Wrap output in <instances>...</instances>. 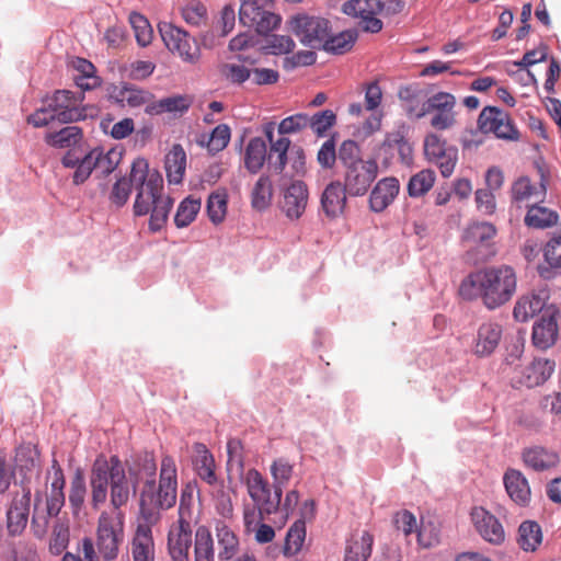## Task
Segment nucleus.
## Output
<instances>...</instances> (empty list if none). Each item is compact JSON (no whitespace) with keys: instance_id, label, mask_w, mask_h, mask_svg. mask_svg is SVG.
<instances>
[{"instance_id":"nucleus-1","label":"nucleus","mask_w":561,"mask_h":561,"mask_svg":"<svg viewBox=\"0 0 561 561\" xmlns=\"http://www.w3.org/2000/svg\"><path fill=\"white\" fill-rule=\"evenodd\" d=\"M516 274L508 265L490 266L470 273L459 286V294L466 300L481 299L489 310H495L508 302L516 291Z\"/></svg>"},{"instance_id":"nucleus-2","label":"nucleus","mask_w":561,"mask_h":561,"mask_svg":"<svg viewBox=\"0 0 561 561\" xmlns=\"http://www.w3.org/2000/svg\"><path fill=\"white\" fill-rule=\"evenodd\" d=\"M91 505L99 508L104 504L110 488L111 504L115 510L125 506L130 497V486L121 459L113 455L110 459L100 455L94 460L90 476Z\"/></svg>"},{"instance_id":"nucleus-3","label":"nucleus","mask_w":561,"mask_h":561,"mask_svg":"<svg viewBox=\"0 0 561 561\" xmlns=\"http://www.w3.org/2000/svg\"><path fill=\"white\" fill-rule=\"evenodd\" d=\"M178 470L173 457L165 455L161 460L159 483L144 481L139 493V510L145 523L157 524L161 511L171 508L176 502Z\"/></svg>"},{"instance_id":"nucleus-4","label":"nucleus","mask_w":561,"mask_h":561,"mask_svg":"<svg viewBox=\"0 0 561 561\" xmlns=\"http://www.w3.org/2000/svg\"><path fill=\"white\" fill-rule=\"evenodd\" d=\"M294 471L293 465L285 458H278L271 465V474L273 477V491L268 482L262 474L251 469L248 472V491L251 499L257 504L261 519L265 516L278 512L283 488L291 479Z\"/></svg>"},{"instance_id":"nucleus-5","label":"nucleus","mask_w":561,"mask_h":561,"mask_svg":"<svg viewBox=\"0 0 561 561\" xmlns=\"http://www.w3.org/2000/svg\"><path fill=\"white\" fill-rule=\"evenodd\" d=\"M339 161L344 169L342 183L350 196H364L378 176L379 167L375 159L364 160L359 145L352 139L344 140L339 148Z\"/></svg>"},{"instance_id":"nucleus-6","label":"nucleus","mask_w":561,"mask_h":561,"mask_svg":"<svg viewBox=\"0 0 561 561\" xmlns=\"http://www.w3.org/2000/svg\"><path fill=\"white\" fill-rule=\"evenodd\" d=\"M130 181L136 191L133 206L134 215L146 216L151 206L163 196V179L157 170H150L145 158H137L130 168Z\"/></svg>"},{"instance_id":"nucleus-7","label":"nucleus","mask_w":561,"mask_h":561,"mask_svg":"<svg viewBox=\"0 0 561 561\" xmlns=\"http://www.w3.org/2000/svg\"><path fill=\"white\" fill-rule=\"evenodd\" d=\"M124 522L122 513L112 516L103 512L98 520L96 547L105 561L117 558L119 546L124 542Z\"/></svg>"},{"instance_id":"nucleus-8","label":"nucleus","mask_w":561,"mask_h":561,"mask_svg":"<svg viewBox=\"0 0 561 561\" xmlns=\"http://www.w3.org/2000/svg\"><path fill=\"white\" fill-rule=\"evenodd\" d=\"M272 0H243L239 10V21L254 27L257 34L267 35L280 23V16L271 11Z\"/></svg>"},{"instance_id":"nucleus-9","label":"nucleus","mask_w":561,"mask_h":561,"mask_svg":"<svg viewBox=\"0 0 561 561\" xmlns=\"http://www.w3.org/2000/svg\"><path fill=\"white\" fill-rule=\"evenodd\" d=\"M289 24L301 44L313 49H321L331 32L330 22L320 16L298 14L291 18Z\"/></svg>"},{"instance_id":"nucleus-10","label":"nucleus","mask_w":561,"mask_h":561,"mask_svg":"<svg viewBox=\"0 0 561 561\" xmlns=\"http://www.w3.org/2000/svg\"><path fill=\"white\" fill-rule=\"evenodd\" d=\"M83 100V92L56 90L45 102H48L50 110L55 112L57 122L69 124L88 117L87 107L82 105Z\"/></svg>"},{"instance_id":"nucleus-11","label":"nucleus","mask_w":561,"mask_h":561,"mask_svg":"<svg viewBox=\"0 0 561 561\" xmlns=\"http://www.w3.org/2000/svg\"><path fill=\"white\" fill-rule=\"evenodd\" d=\"M456 98L448 92H437L424 102L417 118L432 114L431 126L436 130H446L456 124Z\"/></svg>"},{"instance_id":"nucleus-12","label":"nucleus","mask_w":561,"mask_h":561,"mask_svg":"<svg viewBox=\"0 0 561 561\" xmlns=\"http://www.w3.org/2000/svg\"><path fill=\"white\" fill-rule=\"evenodd\" d=\"M159 32L170 51L178 53L186 62L195 64L199 60V46L186 31L171 23H162L159 25Z\"/></svg>"},{"instance_id":"nucleus-13","label":"nucleus","mask_w":561,"mask_h":561,"mask_svg":"<svg viewBox=\"0 0 561 561\" xmlns=\"http://www.w3.org/2000/svg\"><path fill=\"white\" fill-rule=\"evenodd\" d=\"M424 154L428 162L438 167L444 178H449L458 161V149L448 146L446 140L436 134H428L424 139Z\"/></svg>"},{"instance_id":"nucleus-14","label":"nucleus","mask_w":561,"mask_h":561,"mask_svg":"<svg viewBox=\"0 0 561 561\" xmlns=\"http://www.w3.org/2000/svg\"><path fill=\"white\" fill-rule=\"evenodd\" d=\"M561 311L554 305H549L533 325L531 341L536 348L548 350L559 337V320Z\"/></svg>"},{"instance_id":"nucleus-15","label":"nucleus","mask_w":561,"mask_h":561,"mask_svg":"<svg viewBox=\"0 0 561 561\" xmlns=\"http://www.w3.org/2000/svg\"><path fill=\"white\" fill-rule=\"evenodd\" d=\"M31 486L23 485L22 494H16L7 512V527L12 536L20 535L27 525L31 506Z\"/></svg>"},{"instance_id":"nucleus-16","label":"nucleus","mask_w":561,"mask_h":561,"mask_svg":"<svg viewBox=\"0 0 561 561\" xmlns=\"http://www.w3.org/2000/svg\"><path fill=\"white\" fill-rule=\"evenodd\" d=\"M15 466L22 476L21 488L23 489V485L30 486L31 480L39 476V451L36 446L23 444L18 447L15 451Z\"/></svg>"},{"instance_id":"nucleus-17","label":"nucleus","mask_w":561,"mask_h":561,"mask_svg":"<svg viewBox=\"0 0 561 561\" xmlns=\"http://www.w3.org/2000/svg\"><path fill=\"white\" fill-rule=\"evenodd\" d=\"M472 520L479 534L486 541L500 545L505 539V533L499 519L483 507H476L471 513Z\"/></svg>"},{"instance_id":"nucleus-18","label":"nucleus","mask_w":561,"mask_h":561,"mask_svg":"<svg viewBox=\"0 0 561 561\" xmlns=\"http://www.w3.org/2000/svg\"><path fill=\"white\" fill-rule=\"evenodd\" d=\"M307 201V185L297 180L285 190L280 208L289 219H298L306 209Z\"/></svg>"},{"instance_id":"nucleus-19","label":"nucleus","mask_w":561,"mask_h":561,"mask_svg":"<svg viewBox=\"0 0 561 561\" xmlns=\"http://www.w3.org/2000/svg\"><path fill=\"white\" fill-rule=\"evenodd\" d=\"M400 190L398 179L390 176L381 179L370 192L369 207L375 213L383 211L397 197Z\"/></svg>"},{"instance_id":"nucleus-20","label":"nucleus","mask_w":561,"mask_h":561,"mask_svg":"<svg viewBox=\"0 0 561 561\" xmlns=\"http://www.w3.org/2000/svg\"><path fill=\"white\" fill-rule=\"evenodd\" d=\"M347 191L340 181H333L327 185L321 195V207L329 218L341 216L345 209Z\"/></svg>"},{"instance_id":"nucleus-21","label":"nucleus","mask_w":561,"mask_h":561,"mask_svg":"<svg viewBox=\"0 0 561 561\" xmlns=\"http://www.w3.org/2000/svg\"><path fill=\"white\" fill-rule=\"evenodd\" d=\"M522 459L528 468L542 472L556 468L560 462L556 450L542 446H531L523 449Z\"/></svg>"},{"instance_id":"nucleus-22","label":"nucleus","mask_w":561,"mask_h":561,"mask_svg":"<svg viewBox=\"0 0 561 561\" xmlns=\"http://www.w3.org/2000/svg\"><path fill=\"white\" fill-rule=\"evenodd\" d=\"M556 363L547 358H535L526 366L519 377V383L534 388L545 383L554 371Z\"/></svg>"},{"instance_id":"nucleus-23","label":"nucleus","mask_w":561,"mask_h":561,"mask_svg":"<svg viewBox=\"0 0 561 561\" xmlns=\"http://www.w3.org/2000/svg\"><path fill=\"white\" fill-rule=\"evenodd\" d=\"M502 339V327L496 322H484L477 331L473 352L480 357L491 355Z\"/></svg>"},{"instance_id":"nucleus-24","label":"nucleus","mask_w":561,"mask_h":561,"mask_svg":"<svg viewBox=\"0 0 561 561\" xmlns=\"http://www.w3.org/2000/svg\"><path fill=\"white\" fill-rule=\"evenodd\" d=\"M505 490L516 504L526 506L530 501V486L526 477L517 469H507L503 477Z\"/></svg>"},{"instance_id":"nucleus-25","label":"nucleus","mask_w":561,"mask_h":561,"mask_svg":"<svg viewBox=\"0 0 561 561\" xmlns=\"http://www.w3.org/2000/svg\"><path fill=\"white\" fill-rule=\"evenodd\" d=\"M373 545L374 537L369 531L353 534L346 540L344 561H367L371 554Z\"/></svg>"},{"instance_id":"nucleus-26","label":"nucleus","mask_w":561,"mask_h":561,"mask_svg":"<svg viewBox=\"0 0 561 561\" xmlns=\"http://www.w3.org/2000/svg\"><path fill=\"white\" fill-rule=\"evenodd\" d=\"M192 547V530L190 527L180 525L171 530L168 536L169 554L173 561H188V551Z\"/></svg>"},{"instance_id":"nucleus-27","label":"nucleus","mask_w":561,"mask_h":561,"mask_svg":"<svg viewBox=\"0 0 561 561\" xmlns=\"http://www.w3.org/2000/svg\"><path fill=\"white\" fill-rule=\"evenodd\" d=\"M547 293L541 291L539 294H530L522 296L513 310V316L515 320L519 322H526L530 318H533L538 312H543L548 307L546 305Z\"/></svg>"},{"instance_id":"nucleus-28","label":"nucleus","mask_w":561,"mask_h":561,"mask_svg":"<svg viewBox=\"0 0 561 561\" xmlns=\"http://www.w3.org/2000/svg\"><path fill=\"white\" fill-rule=\"evenodd\" d=\"M130 479L133 481V493L136 492L137 484L145 479V481L156 480L157 463L151 453H144L139 455L134 465L128 468Z\"/></svg>"},{"instance_id":"nucleus-29","label":"nucleus","mask_w":561,"mask_h":561,"mask_svg":"<svg viewBox=\"0 0 561 561\" xmlns=\"http://www.w3.org/2000/svg\"><path fill=\"white\" fill-rule=\"evenodd\" d=\"M151 525H139L133 541L134 561H153L154 547L151 536Z\"/></svg>"},{"instance_id":"nucleus-30","label":"nucleus","mask_w":561,"mask_h":561,"mask_svg":"<svg viewBox=\"0 0 561 561\" xmlns=\"http://www.w3.org/2000/svg\"><path fill=\"white\" fill-rule=\"evenodd\" d=\"M268 161L267 148L265 141L260 137L251 138L247 145L244 152V167L252 173L256 174Z\"/></svg>"},{"instance_id":"nucleus-31","label":"nucleus","mask_w":561,"mask_h":561,"mask_svg":"<svg viewBox=\"0 0 561 561\" xmlns=\"http://www.w3.org/2000/svg\"><path fill=\"white\" fill-rule=\"evenodd\" d=\"M164 164L169 182L173 184L181 183L186 168V153L181 145H173L165 156Z\"/></svg>"},{"instance_id":"nucleus-32","label":"nucleus","mask_w":561,"mask_h":561,"mask_svg":"<svg viewBox=\"0 0 561 561\" xmlns=\"http://www.w3.org/2000/svg\"><path fill=\"white\" fill-rule=\"evenodd\" d=\"M194 449L196 453L194 465L198 477L210 485L215 484L217 482V477L215 473V460L213 455L202 443L195 444Z\"/></svg>"},{"instance_id":"nucleus-33","label":"nucleus","mask_w":561,"mask_h":561,"mask_svg":"<svg viewBox=\"0 0 561 561\" xmlns=\"http://www.w3.org/2000/svg\"><path fill=\"white\" fill-rule=\"evenodd\" d=\"M542 541L541 527L537 522L525 520L518 527L517 543L526 552H534Z\"/></svg>"},{"instance_id":"nucleus-34","label":"nucleus","mask_w":561,"mask_h":561,"mask_svg":"<svg viewBox=\"0 0 561 561\" xmlns=\"http://www.w3.org/2000/svg\"><path fill=\"white\" fill-rule=\"evenodd\" d=\"M216 533L219 546V559L232 561V558L239 550V540L237 536L227 525L222 523L217 524Z\"/></svg>"},{"instance_id":"nucleus-35","label":"nucleus","mask_w":561,"mask_h":561,"mask_svg":"<svg viewBox=\"0 0 561 561\" xmlns=\"http://www.w3.org/2000/svg\"><path fill=\"white\" fill-rule=\"evenodd\" d=\"M95 175L96 178H105L111 174L118 165L122 153L116 150L104 152L101 148L92 149Z\"/></svg>"},{"instance_id":"nucleus-36","label":"nucleus","mask_w":561,"mask_h":561,"mask_svg":"<svg viewBox=\"0 0 561 561\" xmlns=\"http://www.w3.org/2000/svg\"><path fill=\"white\" fill-rule=\"evenodd\" d=\"M290 144V139L282 135L275 142L270 145V151L267 152L268 164L277 174H280L286 168Z\"/></svg>"},{"instance_id":"nucleus-37","label":"nucleus","mask_w":561,"mask_h":561,"mask_svg":"<svg viewBox=\"0 0 561 561\" xmlns=\"http://www.w3.org/2000/svg\"><path fill=\"white\" fill-rule=\"evenodd\" d=\"M385 9L386 4L380 0H350L343 4L345 14L360 20L367 15L380 14Z\"/></svg>"},{"instance_id":"nucleus-38","label":"nucleus","mask_w":561,"mask_h":561,"mask_svg":"<svg viewBox=\"0 0 561 561\" xmlns=\"http://www.w3.org/2000/svg\"><path fill=\"white\" fill-rule=\"evenodd\" d=\"M357 39L355 31H343L336 35L329 33L321 49L335 55H343L352 49Z\"/></svg>"},{"instance_id":"nucleus-39","label":"nucleus","mask_w":561,"mask_h":561,"mask_svg":"<svg viewBox=\"0 0 561 561\" xmlns=\"http://www.w3.org/2000/svg\"><path fill=\"white\" fill-rule=\"evenodd\" d=\"M82 129L78 126H67L46 136V142L55 148H70L82 139Z\"/></svg>"},{"instance_id":"nucleus-40","label":"nucleus","mask_w":561,"mask_h":561,"mask_svg":"<svg viewBox=\"0 0 561 561\" xmlns=\"http://www.w3.org/2000/svg\"><path fill=\"white\" fill-rule=\"evenodd\" d=\"M558 221V214L547 207L537 204L531 205L525 216V224L528 227L536 229H545L556 225Z\"/></svg>"},{"instance_id":"nucleus-41","label":"nucleus","mask_w":561,"mask_h":561,"mask_svg":"<svg viewBox=\"0 0 561 561\" xmlns=\"http://www.w3.org/2000/svg\"><path fill=\"white\" fill-rule=\"evenodd\" d=\"M173 207V199L170 196H161L150 209L149 230L160 231L167 224L169 214Z\"/></svg>"},{"instance_id":"nucleus-42","label":"nucleus","mask_w":561,"mask_h":561,"mask_svg":"<svg viewBox=\"0 0 561 561\" xmlns=\"http://www.w3.org/2000/svg\"><path fill=\"white\" fill-rule=\"evenodd\" d=\"M496 228L485 221L470 224L463 233V240L473 244L489 247V241L495 236Z\"/></svg>"},{"instance_id":"nucleus-43","label":"nucleus","mask_w":561,"mask_h":561,"mask_svg":"<svg viewBox=\"0 0 561 561\" xmlns=\"http://www.w3.org/2000/svg\"><path fill=\"white\" fill-rule=\"evenodd\" d=\"M273 187L270 176L261 175L252 190V207L260 211L266 209L271 205Z\"/></svg>"},{"instance_id":"nucleus-44","label":"nucleus","mask_w":561,"mask_h":561,"mask_svg":"<svg viewBox=\"0 0 561 561\" xmlns=\"http://www.w3.org/2000/svg\"><path fill=\"white\" fill-rule=\"evenodd\" d=\"M194 561H215L213 537L205 527H199L195 534Z\"/></svg>"},{"instance_id":"nucleus-45","label":"nucleus","mask_w":561,"mask_h":561,"mask_svg":"<svg viewBox=\"0 0 561 561\" xmlns=\"http://www.w3.org/2000/svg\"><path fill=\"white\" fill-rule=\"evenodd\" d=\"M305 538L306 524L302 519H298L290 526L286 534L283 553L286 557H291L298 553L302 548Z\"/></svg>"},{"instance_id":"nucleus-46","label":"nucleus","mask_w":561,"mask_h":561,"mask_svg":"<svg viewBox=\"0 0 561 561\" xmlns=\"http://www.w3.org/2000/svg\"><path fill=\"white\" fill-rule=\"evenodd\" d=\"M436 174L431 169H424L411 176L408 183L409 196L416 198L425 195L434 185Z\"/></svg>"},{"instance_id":"nucleus-47","label":"nucleus","mask_w":561,"mask_h":561,"mask_svg":"<svg viewBox=\"0 0 561 561\" xmlns=\"http://www.w3.org/2000/svg\"><path fill=\"white\" fill-rule=\"evenodd\" d=\"M153 99V94L149 91L139 89L134 84L125 83L118 94L116 100L121 103H126L130 107H139L145 105L149 101Z\"/></svg>"},{"instance_id":"nucleus-48","label":"nucleus","mask_w":561,"mask_h":561,"mask_svg":"<svg viewBox=\"0 0 561 561\" xmlns=\"http://www.w3.org/2000/svg\"><path fill=\"white\" fill-rule=\"evenodd\" d=\"M87 495L85 478L81 469H77L71 482L69 490V504L72 508L73 514H79L82 510Z\"/></svg>"},{"instance_id":"nucleus-49","label":"nucleus","mask_w":561,"mask_h":561,"mask_svg":"<svg viewBox=\"0 0 561 561\" xmlns=\"http://www.w3.org/2000/svg\"><path fill=\"white\" fill-rule=\"evenodd\" d=\"M201 199L192 198L191 196L184 198L176 210L174 216V224L178 228L187 227L193 222L201 209Z\"/></svg>"},{"instance_id":"nucleus-50","label":"nucleus","mask_w":561,"mask_h":561,"mask_svg":"<svg viewBox=\"0 0 561 561\" xmlns=\"http://www.w3.org/2000/svg\"><path fill=\"white\" fill-rule=\"evenodd\" d=\"M503 119H506V113L496 106H485L479 117L478 127L481 133H494Z\"/></svg>"},{"instance_id":"nucleus-51","label":"nucleus","mask_w":561,"mask_h":561,"mask_svg":"<svg viewBox=\"0 0 561 561\" xmlns=\"http://www.w3.org/2000/svg\"><path fill=\"white\" fill-rule=\"evenodd\" d=\"M207 214L209 220L218 225L224 221L227 214V193L226 191L213 192L207 199Z\"/></svg>"},{"instance_id":"nucleus-52","label":"nucleus","mask_w":561,"mask_h":561,"mask_svg":"<svg viewBox=\"0 0 561 561\" xmlns=\"http://www.w3.org/2000/svg\"><path fill=\"white\" fill-rule=\"evenodd\" d=\"M336 124V115L332 110H323L308 115V127L318 136L324 137Z\"/></svg>"},{"instance_id":"nucleus-53","label":"nucleus","mask_w":561,"mask_h":561,"mask_svg":"<svg viewBox=\"0 0 561 561\" xmlns=\"http://www.w3.org/2000/svg\"><path fill=\"white\" fill-rule=\"evenodd\" d=\"M100 127L105 134H110L114 139L121 140L134 131L135 125L131 118H124L115 124H112V118H103Z\"/></svg>"},{"instance_id":"nucleus-54","label":"nucleus","mask_w":561,"mask_h":561,"mask_svg":"<svg viewBox=\"0 0 561 561\" xmlns=\"http://www.w3.org/2000/svg\"><path fill=\"white\" fill-rule=\"evenodd\" d=\"M194 489L191 484H186L181 490L180 504H179V524L184 527L191 526L192 506L194 501Z\"/></svg>"},{"instance_id":"nucleus-55","label":"nucleus","mask_w":561,"mask_h":561,"mask_svg":"<svg viewBox=\"0 0 561 561\" xmlns=\"http://www.w3.org/2000/svg\"><path fill=\"white\" fill-rule=\"evenodd\" d=\"M134 184L130 181V176L127 179L125 176L119 178L113 185L112 191L110 193V201L116 207H123L130 194Z\"/></svg>"},{"instance_id":"nucleus-56","label":"nucleus","mask_w":561,"mask_h":561,"mask_svg":"<svg viewBox=\"0 0 561 561\" xmlns=\"http://www.w3.org/2000/svg\"><path fill=\"white\" fill-rule=\"evenodd\" d=\"M182 16L187 24L199 26L207 20V10L202 2L193 0L182 9Z\"/></svg>"},{"instance_id":"nucleus-57","label":"nucleus","mask_w":561,"mask_h":561,"mask_svg":"<svg viewBox=\"0 0 561 561\" xmlns=\"http://www.w3.org/2000/svg\"><path fill=\"white\" fill-rule=\"evenodd\" d=\"M130 23L134 27L137 43L142 47L149 45L152 39V30L147 19L141 14L134 13L130 15Z\"/></svg>"},{"instance_id":"nucleus-58","label":"nucleus","mask_w":561,"mask_h":561,"mask_svg":"<svg viewBox=\"0 0 561 561\" xmlns=\"http://www.w3.org/2000/svg\"><path fill=\"white\" fill-rule=\"evenodd\" d=\"M308 127V114L297 113L280 121L278 133L280 135L295 134Z\"/></svg>"},{"instance_id":"nucleus-59","label":"nucleus","mask_w":561,"mask_h":561,"mask_svg":"<svg viewBox=\"0 0 561 561\" xmlns=\"http://www.w3.org/2000/svg\"><path fill=\"white\" fill-rule=\"evenodd\" d=\"M230 140V128L226 124H220L214 128L210 134L207 148L210 152H219L225 149Z\"/></svg>"},{"instance_id":"nucleus-60","label":"nucleus","mask_w":561,"mask_h":561,"mask_svg":"<svg viewBox=\"0 0 561 561\" xmlns=\"http://www.w3.org/2000/svg\"><path fill=\"white\" fill-rule=\"evenodd\" d=\"M339 160V151L335 149V140L333 137L327 139L320 147L317 161L324 169H332Z\"/></svg>"},{"instance_id":"nucleus-61","label":"nucleus","mask_w":561,"mask_h":561,"mask_svg":"<svg viewBox=\"0 0 561 561\" xmlns=\"http://www.w3.org/2000/svg\"><path fill=\"white\" fill-rule=\"evenodd\" d=\"M221 73L228 81L233 84H242L251 78V69L238 64L222 65Z\"/></svg>"},{"instance_id":"nucleus-62","label":"nucleus","mask_w":561,"mask_h":561,"mask_svg":"<svg viewBox=\"0 0 561 561\" xmlns=\"http://www.w3.org/2000/svg\"><path fill=\"white\" fill-rule=\"evenodd\" d=\"M69 529L62 524H56L49 541V550L53 554H60L68 546Z\"/></svg>"},{"instance_id":"nucleus-63","label":"nucleus","mask_w":561,"mask_h":561,"mask_svg":"<svg viewBox=\"0 0 561 561\" xmlns=\"http://www.w3.org/2000/svg\"><path fill=\"white\" fill-rule=\"evenodd\" d=\"M92 150L82 157L81 161L76 168L72 180L76 185L84 183L92 172L95 173L94 160Z\"/></svg>"},{"instance_id":"nucleus-64","label":"nucleus","mask_w":561,"mask_h":561,"mask_svg":"<svg viewBox=\"0 0 561 561\" xmlns=\"http://www.w3.org/2000/svg\"><path fill=\"white\" fill-rule=\"evenodd\" d=\"M543 256L551 268H561V236L553 237L546 244Z\"/></svg>"}]
</instances>
